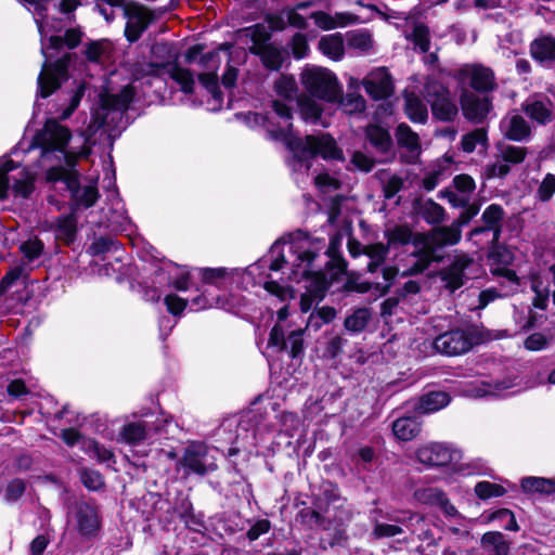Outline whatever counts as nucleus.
Wrapping results in <instances>:
<instances>
[{
	"label": "nucleus",
	"mask_w": 555,
	"mask_h": 555,
	"mask_svg": "<svg viewBox=\"0 0 555 555\" xmlns=\"http://www.w3.org/2000/svg\"><path fill=\"white\" fill-rule=\"evenodd\" d=\"M503 218V209L500 205L492 204L486 208L482 214V220L486 228L494 231V238H498L500 231V222Z\"/></svg>",
	"instance_id": "de8ad7c7"
},
{
	"label": "nucleus",
	"mask_w": 555,
	"mask_h": 555,
	"mask_svg": "<svg viewBox=\"0 0 555 555\" xmlns=\"http://www.w3.org/2000/svg\"><path fill=\"white\" fill-rule=\"evenodd\" d=\"M169 283L178 291H186L190 286V272L176 264L169 266Z\"/></svg>",
	"instance_id": "8fccbe9b"
},
{
	"label": "nucleus",
	"mask_w": 555,
	"mask_h": 555,
	"mask_svg": "<svg viewBox=\"0 0 555 555\" xmlns=\"http://www.w3.org/2000/svg\"><path fill=\"white\" fill-rule=\"evenodd\" d=\"M482 545L494 555H507L509 544L500 532H487L481 539Z\"/></svg>",
	"instance_id": "a19ab883"
},
{
	"label": "nucleus",
	"mask_w": 555,
	"mask_h": 555,
	"mask_svg": "<svg viewBox=\"0 0 555 555\" xmlns=\"http://www.w3.org/2000/svg\"><path fill=\"white\" fill-rule=\"evenodd\" d=\"M527 156V149L501 143L496 146L494 160L483 168L486 179L504 178L511 171V167L520 164Z\"/></svg>",
	"instance_id": "f8f14e48"
},
{
	"label": "nucleus",
	"mask_w": 555,
	"mask_h": 555,
	"mask_svg": "<svg viewBox=\"0 0 555 555\" xmlns=\"http://www.w3.org/2000/svg\"><path fill=\"white\" fill-rule=\"evenodd\" d=\"M151 430L152 427L147 421L130 422L122 426L118 441L135 446L147 439Z\"/></svg>",
	"instance_id": "cd10ccee"
},
{
	"label": "nucleus",
	"mask_w": 555,
	"mask_h": 555,
	"mask_svg": "<svg viewBox=\"0 0 555 555\" xmlns=\"http://www.w3.org/2000/svg\"><path fill=\"white\" fill-rule=\"evenodd\" d=\"M371 319L370 310L366 308L357 309L345 320V328L349 332L358 333L365 328Z\"/></svg>",
	"instance_id": "37998d69"
},
{
	"label": "nucleus",
	"mask_w": 555,
	"mask_h": 555,
	"mask_svg": "<svg viewBox=\"0 0 555 555\" xmlns=\"http://www.w3.org/2000/svg\"><path fill=\"white\" fill-rule=\"evenodd\" d=\"M531 55L539 62L555 59V38L542 37L531 43Z\"/></svg>",
	"instance_id": "72a5a7b5"
},
{
	"label": "nucleus",
	"mask_w": 555,
	"mask_h": 555,
	"mask_svg": "<svg viewBox=\"0 0 555 555\" xmlns=\"http://www.w3.org/2000/svg\"><path fill=\"white\" fill-rule=\"evenodd\" d=\"M315 188L324 194L335 192L340 189L341 182L339 179L327 172H321L313 179Z\"/></svg>",
	"instance_id": "864d4df0"
},
{
	"label": "nucleus",
	"mask_w": 555,
	"mask_h": 555,
	"mask_svg": "<svg viewBox=\"0 0 555 555\" xmlns=\"http://www.w3.org/2000/svg\"><path fill=\"white\" fill-rule=\"evenodd\" d=\"M319 49L327 57L334 61L340 60L345 51L343 35L336 33L323 36L319 41Z\"/></svg>",
	"instance_id": "2f4dec72"
},
{
	"label": "nucleus",
	"mask_w": 555,
	"mask_h": 555,
	"mask_svg": "<svg viewBox=\"0 0 555 555\" xmlns=\"http://www.w3.org/2000/svg\"><path fill=\"white\" fill-rule=\"evenodd\" d=\"M263 266L261 263H254L245 270L240 269H225V268H201L198 273L204 285L215 286L217 288H224L232 284L234 279L242 276L243 281L251 282L253 284L260 283L256 276L260 274Z\"/></svg>",
	"instance_id": "9d476101"
},
{
	"label": "nucleus",
	"mask_w": 555,
	"mask_h": 555,
	"mask_svg": "<svg viewBox=\"0 0 555 555\" xmlns=\"http://www.w3.org/2000/svg\"><path fill=\"white\" fill-rule=\"evenodd\" d=\"M521 488L525 492L551 494L555 492V479L526 477L521 480Z\"/></svg>",
	"instance_id": "ea45409f"
},
{
	"label": "nucleus",
	"mask_w": 555,
	"mask_h": 555,
	"mask_svg": "<svg viewBox=\"0 0 555 555\" xmlns=\"http://www.w3.org/2000/svg\"><path fill=\"white\" fill-rule=\"evenodd\" d=\"M280 431L292 437L300 426L299 417L291 412H283L279 415Z\"/></svg>",
	"instance_id": "e2e57ef3"
},
{
	"label": "nucleus",
	"mask_w": 555,
	"mask_h": 555,
	"mask_svg": "<svg viewBox=\"0 0 555 555\" xmlns=\"http://www.w3.org/2000/svg\"><path fill=\"white\" fill-rule=\"evenodd\" d=\"M472 260L466 255L455 257L454 261L441 272L444 286L454 292L464 284V271Z\"/></svg>",
	"instance_id": "b1692460"
},
{
	"label": "nucleus",
	"mask_w": 555,
	"mask_h": 555,
	"mask_svg": "<svg viewBox=\"0 0 555 555\" xmlns=\"http://www.w3.org/2000/svg\"><path fill=\"white\" fill-rule=\"evenodd\" d=\"M504 135L512 141H522L530 135V127L526 119L518 114L507 115L501 121Z\"/></svg>",
	"instance_id": "bb28decb"
},
{
	"label": "nucleus",
	"mask_w": 555,
	"mask_h": 555,
	"mask_svg": "<svg viewBox=\"0 0 555 555\" xmlns=\"http://www.w3.org/2000/svg\"><path fill=\"white\" fill-rule=\"evenodd\" d=\"M47 180L49 182H63L65 186L72 192L75 201V207L82 206L89 208L95 204L99 197V192L95 185L89 184L80 189L78 186V176L72 169L63 167L51 166L47 171Z\"/></svg>",
	"instance_id": "6e6552de"
},
{
	"label": "nucleus",
	"mask_w": 555,
	"mask_h": 555,
	"mask_svg": "<svg viewBox=\"0 0 555 555\" xmlns=\"http://www.w3.org/2000/svg\"><path fill=\"white\" fill-rule=\"evenodd\" d=\"M393 435L402 441L415 438L421 431V423L413 417H400L392 424Z\"/></svg>",
	"instance_id": "473e14b6"
},
{
	"label": "nucleus",
	"mask_w": 555,
	"mask_h": 555,
	"mask_svg": "<svg viewBox=\"0 0 555 555\" xmlns=\"http://www.w3.org/2000/svg\"><path fill=\"white\" fill-rule=\"evenodd\" d=\"M278 95L285 100H293L297 93V83L293 76L281 75L274 82Z\"/></svg>",
	"instance_id": "49530a36"
},
{
	"label": "nucleus",
	"mask_w": 555,
	"mask_h": 555,
	"mask_svg": "<svg viewBox=\"0 0 555 555\" xmlns=\"http://www.w3.org/2000/svg\"><path fill=\"white\" fill-rule=\"evenodd\" d=\"M315 25L323 30H332L338 27H346L359 23H364L366 20H361L358 15L350 12H337L331 15L326 12L319 11L311 14Z\"/></svg>",
	"instance_id": "4be33fe9"
},
{
	"label": "nucleus",
	"mask_w": 555,
	"mask_h": 555,
	"mask_svg": "<svg viewBox=\"0 0 555 555\" xmlns=\"http://www.w3.org/2000/svg\"><path fill=\"white\" fill-rule=\"evenodd\" d=\"M462 111L466 118L475 122L481 121L490 112V102L487 96H477L465 92L462 95Z\"/></svg>",
	"instance_id": "5701e85b"
},
{
	"label": "nucleus",
	"mask_w": 555,
	"mask_h": 555,
	"mask_svg": "<svg viewBox=\"0 0 555 555\" xmlns=\"http://www.w3.org/2000/svg\"><path fill=\"white\" fill-rule=\"evenodd\" d=\"M263 63V65L270 69H279L283 63L282 52L272 47V46H263L259 47L256 51Z\"/></svg>",
	"instance_id": "a18cd8bd"
},
{
	"label": "nucleus",
	"mask_w": 555,
	"mask_h": 555,
	"mask_svg": "<svg viewBox=\"0 0 555 555\" xmlns=\"http://www.w3.org/2000/svg\"><path fill=\"white\" fill-rule=\"evenodd\" d=\"M362 85L366 93L374 100L388 98L393 90L391 76L384 67L375 68L369 73Z\"/></svg>",
	"instance_id": "6ab92c4d"
},
{
	"label": "nucleus",
	"mask_w": 555,
	"mask_h": 555,
	"mask_svg": "<svg viewBox=\"0 0 555 555\" xmlns=\"http://www.w3.org/2000/svg\"><path fill=\"white\" fill-rule=\"evenodd\" d=\"M513 386L511 382H500L494 385L488 383H480L469 387L465 390V395L474 398H483L487 396H500L503 391L509 389Z\"/></svg>",
	"instance_id": "f704fd0d"
},
{
	"label": "nucleus",
	"mask_w": 555,
	"mask_h": 555,
	"mask_svg": "<svg viewBox=\"0 0 555 555\" xmlns=\"http://www.w3.org/2000/svg\"><path fill=\"white\" fill-rule=\"evenodd\" d=\"M555 192V176L552 173H547L542 180L539 190L538 196L541 201H548Z\"/></svg>",
	"instance_id": "774afa93"
},
{
	"label": "nucleus",
	"mask_w": 555,
	"mask_h": 555,
	"mask_svg": "<svg viewBox=\"0 0 555 555\" xmlns=\"http://www.w3.org/2000/svg\"><path fill=\"white\" fill-rule=\"evenodd\" d=\"M272 108L274 114L281 119V122L274 127L264 117H261V119L271 138L282 141L292 152L288 166L292 168L295 180L298 183L308 176L312 166V159L315 156H321L325 160L345 159L343 150L337 145L332 135L321 133L319 135H307L305 139L298 138L292 132L291 108L280 101H273Z\"/></svg>",
	"instance_id": "f03ea898"
},
{
	"label": "nucleus",
	"mask_w": 555,
	"mask_h": 555,
	"mask_svg": "<svg viewBox=\"0 0 555 555\" xmlns=\"http://www.w3.org/2000/svg\"><path fill=\"white\" fill-rule=\"evenodd\" d=\"M459 78L469 81L472 88L477 91H489L494 86L493 73L486 67L479 65H466L459 72Z\"/></svg>",
	"instance_id": "412c9836"
},
{
	"label": "nucleus",
	"mask_w": 555,
	"mask_h": 555,
	"mask_svg": "<svg viewBox=\"0 0 555 555\" xmlns=\"http://www.w3.org/2000/svg\"><path fill=\"white\" fill-rule=\"evenodd\" d=\"M343 236L340 234L334 235L326 250V255L330 258V261L336 263V268L338 272H343L345 270V261L340 257V246H341Z\"/></svg>",
	"instance_id": "13d9d810"
},
{
	"label": "nucleus",
	"mask_w": 555,
	"mask_h": 555,
	"mask_svg": "<svg viewBox=\"0 0 555 555\" xmlns=\"http://www.w3.org/2000/svg\"><path fill=\"white\" fill-rule=\"evenodd\" d=\"M450 396L444 391H431L423 395L414 405L417 413H434L447 406Z\"/></svg>",
	"instance_id": "c85d7f7f"
},
{
	"label": "nucleus",
	"mask_w": 555,
	"mask_h": 555,
	"mask_svg": "<svg viewBox=\"0 0 555 555\" xmlns=\"http://www.w3.org/2000/svg\"><path fill=\"white\" fill-rule=\"evenodd\" d=\"M405 114L413 122H425L428 117L427 106L414 93L405 95Z\"/></svg>",
	"instance_id": "c9c22d12"
},
{
	"label": "nucleus",
	"mask_w": 555,
	"mask_h": 555,
	"mask_svg": "<svg viewBox=\"0 0 555 555\" xmlns=\"http://www.w3.org/2000/svg\"><path fill=\"white\" fill-rule=\"evenodd\" d=\"M473 346L470 334L464 330H454L439 335L433 341L434 349L446 356H459Z\"/></svg>",
	"instance_id": "a211bd4d"
},
{
	"label": "nucleus",
	"mask_w": 555,
	"mask_h": 555,
	"mask_svg": "<svg viewBox=\"0 0 555 555\" xmlns=\"http://www.w3.org/2000/svg\"><path fill=\"white\" fill-rule=\"evenodd\" d=\"M386 237L389 245H403L411 241L412 232L408 227L398 225L391 230L386 231Z\"/></svg>",
	"instance_id": "680f3d73"
},
{
	"label": "nucleus",
	"mask_w": 555,
	"mask_h": 555,
	"mask_svg": "<svg viewBox=\"0 0 555 555\" xmlns=\"http://www.w3.org/2000/svg\"><path fill=\"white\" fill-rule=\"evenodd\" d=\"M453 162V157L447 154L438 159L433 170L427 172L423 179L424 189L426 191H433L439 184L441 178L446 176Z\"/></svg>",
	"instance_id": "7c9ffc66"
},
{
	"label": "nucleus",
	"mask_w": 555,
	"mask_h": 555,
	"mask_svg": "<svg viewBox=\"0 0 555 555\" xmlns=\"http://www.w3.org/2000/svg\"><path fill=\"white\" fill-rule=\"evenodd\" d=\"M522 109L538 124L545 125L552 120V102L547 98H529L522 104Z\"/></svg>",
	"instance_id": "a878e982"
},
{
	"label": "nucleus",
	"mask_w": 555,
	"mask_h": 555,
	"mask_svg": "<svg viewBox=\"0 0 555 555\" xmlns=\"http://www.w3.org/2000/svg\"><path fill=\"white\" fill-rule=\"evenodd\" d=\"M69 522L83 538H92L100 530L98 511L93 505L86 502H80L75 505Z\"/></svg>",
	"instance_id": "f3484780"
},
{
	"label": "nucleus",
	"mask_w": 555,
	"mask_h": 555,
	"mask_svg": "<svg viewBox=\"0 0 555 555\" xmlns=\"http://www.w3.org/2000/svg\"><path fill=\"white\" fill-rule=\"evenodd\" d=\"M346 37L347 46L361 53H367L373 49L374 40L371 33L366 29L349 31Z\"/></svg>",
	"instance_id": "e433bc0d"
},
{
	"label": "nucleus",
	"mask_w": 555,
	"mask_h": 555,
	"mask_svg": "<svg viewBox=\"0 0 555 555\" xmlns=\"http://www.w3.org/2000/svg\"><path fill=\"white\" fill-rule=\"evenodd\" d=\"M416 457L422 464L428 466L453 465L456 470H462L457 466L462 459L461 451L443 442H429L421 446L416 451Z\"/></svg>",
	"instance_id": "4468645a"
},
{
	"label": "nucleus",
	"mask_w": 555,
	"mask_h": 555,
	"mask_svg": "<svg viewBox=\"0 0 555 555\" xmlns=\"http://www.w3.org/2000/svg\"><path fill=\"white\" fill-rule=\"evenodd\" d=\"M47 30L48 34L41 37V52L46 60L38 77V92L42 98L51 95L67 78L68 55L51 62V50H60L63 47L74 49L81 40V33L78 29H68L64 36H55L50 35L51 28L48 24Z\"/></svg>",
	"instance_id": "20e7f679"
},
{
	"label": "nucleus",
	"mask_w": 555,
	"mask_h": 555,
	"mask_svg": "<svg viewBox=\"0 0 555 555\" xmlns=\"http://www.w3.org/2000/svg\"><path fill=\"white\" fill-rule=\"evenodd\" d=\"M135 73L141 77L149 75L157 77L168 76L180 86L182 92H193L195 83L193 74L176 63H145L140 65Z\"/></svg>",
	"instance_id": "ddd939ff"
},
{
	"label": "nucleus",
	"mask_w": 555,
	"mask_h": 555,
	"mask_svg": "<svg viewBox=\"0 0 555 555\" xmlns=\"http://www.w3.org/2000/svg\"><path fill=\"white\" fill-rule=\"evenodd\" d=\"M72 138L69 129L61 125L57 120L48 119L43 127L37 131L33 139L31 146L41 150L39 165L44 168L52 165L55 155L63 156L68 167L76 164L77 158L85 157L90 153V149L86 146V141L79 150H66Z\"/></svg>",
	"instance_id": "39448f33"
},
{
	"label": "nucleus",
	"mask_w": 555,
	"mask_h": 555,
	"mask_svg": "<svg viewBox=\"0 0 555 555\" xmlns=\"http://www.w3.org/2000/svg\"><path fill=\"white\" fill-rule=\"evenodd\" d=\"M444 496V493L438 488H421L414 492L417 502L427 505L438 506Z\"/></svg>",
	"instance_id": "5fc2aeb1"
},
{
	"label": "nucleus",
	"mask_w": 555,
	"mask_h": 555,
	"mask_svg": "<svg viewBox=\"0 0 555 555\" xmlns=\"http://www.w3.org/2000/svg\"><path fill=\"white\" fill-rule=\"evenodd\" d=\"M111 50V43L107 40L90 42L85 51L86 57L91 62H100L107 56Z\"/></svg>",
	"instance_id": "6e6d98bb"
},
{
	"label": "nucleus",
	"mask_w": 555,
	"mask_h": 555,
	"mask_svg": "<svg viewBox=\"0 0 555 555\" xmlns=\"http://www.w3.org/2000/svg\"><path fill=\"white\" fill-rule=\"evenodd\" d=\"M135 91L132 86H126L118 94H100V106L93 112L89 129L95 132L107 122V116L111 113H122L127 109Z\"/></svg>",
	"instance_id": "1a4fd4ad"
},
{
	"label": "nucleus",
	"mask_w": 555,
	"mask_h": 555,
	"mask_svg": "<svg viewBox=\"0 0 555 555\" xmlns=\"http://www.w3.org/2000/svg\"><path fill=\"white\" fill-rule=\"evenodd\" d=\"M406 39L411 40L422 52L429 50V30L424 24H414L412 33L406 34Z\"/></svg>",
	"instance_id": "3c124183"
},
{
	"label": "nucleus",
	"mask_w": 555,
	"mask_h": 555,
	"mask_svg": "<svg viewBox=\"0 0 555 555\" xmlns=\"http://www.w3.org/2000/svg\"><path fill=\"white\" fill-rule=\"evenodd\" d=\"M124 14L127 18L125 35L131 42L137 41L154 18L153 12L138 2L124 5Z\"/></svg>",
	"instance_id": "dca6fc26"
},
{
	"label": "nucleus",
	"mask_w": 555,
	"mask_h": 555,
	"mask_svg": "<svg viewBox=\"0 0 555 555\" xmlns=\"http://www.w3.org/2000/svg\"><path fill=\"white\" fill-rule=\"evenodd\" d=\"M344 111L348 114L361 113L365 109V100L360 94L349 93L346 98L338 99Z\"/></svg>",
	"instance_id": "bf43d9fd"
},
{
	"label": "nucleus",
	"mask_w": 555,
	"mask_h": 555,
	"mask_svg": "<svg viewBox=\"0 0 555 555\" xmlns=\"http://www.w3.org/2000/svg\"><path fill=\"white\" fill-rule=\"evenodd\" d=\"M462 236L461 223L453 222L450 227L434 228L427 234H417L414 236L413 244L415 250L406 259L401 260L396 267H386L383 269V276L386 284L382 287L387 292L391 281L398 276H408L422 273L435 259L437 248L446 245H455Z\"/></svg>",
	"instance_id": "7ed1b4c3"
},
{
	"label": "nucleus",
	"mask_w": 555,
	"mask_h": 555,
	"mask_svg": "<svg viewBox=\"0 0 555 555\" xmlns=\"http://www.w3.org/2000/svg\"><path fill=\"white\" fill-rule=\"evenodd\" d=\"M180 468L186 475H205L217 469L216 457L206 444L192 442L184 449L182 457L177 462V469Z\"/></svg>",
	"instance_id": "9b49d317"
},
{
	"label": "nucleus",
	"mask_w": 555,
	"mask_h": 555,
	"mask_svg": "<svg viewBox=\"0 0 555 555\" xmlns=\"http://www.w3.org/2000/svg\"><path fill=\"white\" fill-rule=\"evenodd\" d=\"M22 254L28 262L39 258L43 251V244L38 238H30L24 242L20 247Z\"/></svg>",
	"instance_id": "0e129e2a"
},
{
	"label": "nucleus",
	"mask_w": 555,
	"mask_h": 555,
	"mask_svg": "<svg viewBox=\"0 0 555 555\" xmlns=\"http://www.w3.org/2000/svg\"><path fill=\"white\" fill-rule=\"evenodd\" d=\"M298 105L300 115L305 121L315 124L320 119L322 107L315 100L307 95H301L298 99Z\"/></svg>",
	"instance_id": "79ce46f5"
},
{
	"label": "nucleus",
	"mask_w": 555,
	"mask_h": 555,
	"mask_svg": "<svg viewBox=\"0 0 555 555\" xmlns=\"http://www.w3.org/2000/svg\"><path fill=\"white\" fill-rule=\"evenodd\" d=\"M532 289L535 293V298H534L533 305L537 308L545 309L546 302H547L550 294H551L550 287L547 285H543V283L541 281H538L537 279H534L532 281Z\"/></svg>",
	"instance_id": "338daca9"
},
{
	"label": "nucleus",
	"mask_w": 555,
	"mask_h": 555,
	"mask_svg": "<svg viewBox=\"0 0 555 555\" xmlns=\"http://www.w3.org/2000/svg\"><path fill=\"white\" fill-rule=\"evenodd\" d=\"M425 91L433 115L437 119L450 121L457 115V106L442 85L429 81L425 86Z\"/></svg>",
	"instance_id": "2eb2a0df"
},
{
	"label": "nucleus",
	"mask_w": 555,
	"mask_h": 555,
	"mask_svg": "<svg viewBox=\"0 0 555 555\" xmlns=\"http://www.w3.org/2000/svg\"><path fill=\"white\" fill-rule=\"evenodd\" d=\"M366 138L378 151L386 152L391 146V138L388 131L380 126L371 125L366 128Z\"/></svg>",
	"instance_id": "58836bf2"
},
{
	"label": "nucleus",
	"mask_w": 555,
	"mask_h": 555,
	"mask_svg": "<svg viewBox=\"0 0 555 555\" xmlns=\"http://www.w3.org/2000/svg\"><path fill=\"white\" fill-rule=\"evenodd\" d=\"M36 172L20 167L12 159L0 158V199L11 190L14 196L28 197L34 191Z\"/></svg>",
	"instance_id": "0eeeda50"
},
{
	"label": "nucleus",
	"mask_w": 555,
	"mask_h": 555,
	"mask_svg": "<svg viewBox=\"0 0 555 555\" xmlns=\"http://www.w3.org/2000/svg\"><path fill=\"white\" fill-rule=\"evenodd\" d=\"M323 248L322 238L298 233L288 243H275L271 249L276 258L271 261L270 270L279 271L285 264H291L288 279L297 283L305 282L306 292L300 298L302 312H308L315 300H321L327 287L324 272L315 264Z\"/></svg>",
	"instance_id": "f257e3e1"
},
{
	"label": "nucleus",
	"mask_w": 555,
	"mask_h": 555,
	"mask_svg": "<svg viewBox=\"0 0 555 555\" xmlns=\"http://www.w3.org/2000/svg\"><path fill=\"white\" fill-rule=\"evenodd\" d=\"M397 142L400 147L406 150L405 158L409 163H415L421 155V143L416 132L406 124H400L396 130Z\"/></svg>",
	"instance_id": "393cba45"
},
{
	"label": "nucleus",
	"mask_w": 555,
	"mask_h": 555,
	"mask_svg": "<svg viewBox=\"0 0 555 555\" xmlns=\"http://www.w3.org/2000/svg\"><path fill=\"white\" fill-rule=\"evenodd\" d=\"M198 79L201 83L207 89V91L211 94L214 100L221 104L222 94L218 88L217 75L215 72H207L199 74Z\"/></svg>",
	"instance_id": "052dcab7"
},
{
	"label": "nucleus",
	"mask_w": 555,
	"mask_h": 555,
	"mask_svg": "<svg viewBox=\"0 0 555 555\" xmlns=\"http://www.w3.org/2000/svg\"><path fill=\"white\" fill-rule=\"evenodd\" d=\"M192 305L197 310L211 309V308H220L228 311H233L235 309V305L232 304L228 298L221 297H208L206 291L203 292L202 295L195 297L192 300Z\"/></svg>",
	"instance_id": "4c0bfd02"
},
{
	"label": "nucleus",
	"mask_w": 555,
	"mask_h": 555,
	"mask_svg": "<svg viewBox=\"0 0 555 555\" xmlns=\"http://www.w3.org/2000/svg\"><path fill=\"white\" fill-rule=\"evenodd\" d=\"M454 191H446L443 197L450 205L460 208L469 204L470 196L476 190L475 180L465 173L457 175L453 178Z\"/></svg>",
	"instance_id": "aec40b11"
},
{
	"label": "nucleus",
	"mask_w": 555,
	"mask_h": 555,
	"mask_svg": "<svg viewBox=\"0 0 555 555\" xmlns=\"http://www.w3.org/2000/svg\"><path fill=\"white\" fill-rule=\"evenodd\" d=\"M306 91L326 102H337L343 92L336 75L327 68L314 65L306 66L300 74Z\"/></svg>",
	"instance_id": "423d86ee"
},
{
	"label": "nucleus",
	"mask_w": 555,
	"mask_h": 555,
	"mask_svg": "<svg viewBox=\"0 0 555 555\" xmlns=\"http://www.w3.org/2000/svg\"><path fill=\"white\" fill-rule=\"evenodd\" d=\"M86 85L83 82H80L76 90L73 92V94L69 98V104L67 107L61 113L60 119L65 120L72 116V114L75 112V109L79 106L80 101L85 94Z\"/></svg>",
	"instance_id": "69168bd1"
},
{
	"label": "nucleus",
	"mask_w": 555,
	"mask_h": 555,
	"mask_svg": "<svg viewBox=\"0 0 555 555\" xmlns=\"http://www.w3.org/2000/svg\"><path fill=\"white\" fill-rule=\"evenodd\" d=\"M475 493L479 499L488 500L491 498L502 496L505 493V489L498 483L480 481L475 486Z\"/></svg>",
	"instance_id": "4d7b16f0"
},
{
	"label": "nucleus",
	"mask_w": 555,
	"mask_h": 555,
	"mask_svg": "<svg viewBox=\"0 0 555 555\" xmlns=\"http://www.w3.org/2000/svg\"><path fill=\"white\" fill-rule=\"evenodd\" d=\"M421 215L430 224L440 223L444 219V209L436 202L428 199L421 207Z\"/></svg>",
	"instance_id": "603ef678"
},
{
	"label": "nucleus",
	"mask_w": 555,
	"mask_h": 555,
	"mask_svg": "<svg viewBox=\"0 0 555 555\" xmlns=\"http://www.w3.org/2000/svg\"><path fill=\"white\" fill-rule=\"evenodd\" d=\"M487 141V132L480 128L463 135L461 144L464 152L473 153L478 145L486 146Z\"/></svg>",
	"instance_id": "09e8293b"
},
{
	"label": "nucleus",
	"mask_w": 555,
	"mask_h": 555,
	"mask_svg": "<svg viewBox=\"0 0 555 555\" xmlns=\"http://www.w3.org/2000/svg\"><path fill=\"white\" fill-rule=\"evenodd\" d=\"M363 253L370 258L367 270L375 272L378 266L385 260L388 248L384 244H373L363 247Z\"/></svg>",
	"instance_id": "c03bdc74"
},
{
	"label": "nucleus",
	"mask_w": 555,
	"mask_h": 555,
	"mask_svg": "<svg viewBox=\"0 0 555 555\" xmlns=\"http://www.w3.org/2000/svg\"><path fill=\"white\" fill-rule=\"evenodd\" d=\"M54 231L56 238L64 241L66 244L75 240L77 232L76 208H73L69 215L56 219Z\"/></svg>",
	"instance_id": "c756f323"
}]
</instances>
